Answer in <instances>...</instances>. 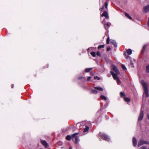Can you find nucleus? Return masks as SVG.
I'll return each mask as SVG.
<instances>
[{
  "instance_id": "f257e3e1",
  "label": "nucleus",
  "mask_w": 149,
  "mask_h": 149,
  "mask_svg": "<svg viewBox=\"0 0 149 149\" xmlns=\"http://www.w3.org/2000/svg\"><path fill=\"white\" fill-rule=\"evenodd\" d=\"M79 134V133H76L72 134L71 136L70 135H68L66 137V139L68 141L70 140L71 137L73 138L74 137V142L75 143L77 144L79 141V140L78 138V137L77 136H76V135H78Z\"/></svg>"
},
{
  "instance_id": "f03ea898",
  "label": "nucleus",
  "mask_w": 149,
  "mask_h": 149,
  "mask_svg": "<svg viewBox=\"0 0 149 149\" xmlns=\"http://www.w3.org/2000/svg\"><path fill=\"white\" fill-rule=\"evenodd\" d=\"M141 84L144 88V92L146 95V97H148L149 96V95L148 94V90L147 87V84L144 80H143L141 81Z\"/></svg>"
},
{
  "instance_id": "7ed1b4c3",
  "label": "nucleus",
  "mask_w": 149,
  "mask_h": 149,
  "mask_svg": "<svg viewBox=\"0 0 149 149\" xmlns=\"http://www.w3.org/2000/svg\"><path fill=\"white\" fill-rule=\"evenodd\" d=\"M143 144H149V142L142 140H141L138 142V146L139 147Z\"/></svg>"
},
{
  "instance_id": "20e7f679",
  "label": "nucleus",
  "mask_w": 149,
  "mask_h": 149,
  "mask_svg": "<svg viewBox=\"0 0 149 149\" xmlns=\"http://www.w3.org/2000/svg\"><path fill=\"white\" fill-rule=\"evenodd\" d=\"M100 135L101 136V137L102 139L108 141H110L109 137L108 135L105 134H102L101 135V134Z\"/></svg>"
},
{
  "instance_id": "39448f33",
  "label": "nucleus",
  "mask_w": 149,
  "mask_h": 149,
  "mask_svg": "<svg viewBox=\"0 0 149 149\" xmlns=\"http://www.w3.org/2000/svg\"><path fill=\"white\" fill-rule=\"evenodd\" d=\"M110 73L112 75L113 79L116 80L118 79L119 78L118 77L117 74V73L115 74L114 73V72L112 71H110Z\"/></svg>"
},
{
  "instance_id": "423d86ee",
  "label": "nucleus",
  "mask_w": 149,
  "mask_h": 149,
  "mask_svg": "<svg viewBox=\"0 0 149 149\" xmlns=\"http://www.w3.org/2000/svg\"><path fill=\"white\" fill-rule=\"evenodd\" d=\"M143 111L142 110V108H141V112L140 114H139V116L138 118V120L140 121L143 118Z\"/></svg>"
},
{
  "instance_id": "0eeeda50",
  "label": "nucleus",
  "mask_w": 149,
  "mask_h": 149,
  "mask_svg": "<svg viewBox=\"0 0 149 149\" xmlns=\"http://www.w3.org/2000/svg\"><path fill=\"white\" fill-rule=\"evenodd\" d=\"M143 12L146 13L149 12V5H147L143 8Z\"/></svg>"
},
{
  "instance_id": "6e6552de",
  "label": "nucleus",
  "mask_w": 149,
  "mask_h": 149,
  "mask_svg": "<svg viewBox=\"0 0 149 149\" xmlns=\"http://www.w3.org/2000/svg\"><path fill=\"white\" fill-rule=\"evenodd\" d=\"M111 68L117 74H119L120 73L119 71L116 66H112Z\"/></svg>"
},
{
  "instance_id": "1a4fd4ad",
  "label": "nucleus",
  "mask_w": 149,
  "mask_h": 149,
  "mask_svg": "<svg viewBox=\"0 0 149 149\" xmlns=\"http://www.w3.org/2000/svg\"><path fill=\"white\" fill-rule=\"evenodd\" d=\"M101 17H105L106 18L109 19V16L108 15V13L106 11H104L101 15Z\"/></svg>"
},
{
  "instance_id": "9d476101",
  "label": "nucleus",
  "mask_w": 149,
  "mask_h": 149,
  "mask_svg": "<svg viewBox=\"0 0 149 149\" xmlns=\"http://www.w3.org/2000/svg\"><path fill=\"white\" fill-rule=\"evenodd\" d=\"M41 142L42 145L44 146L45 148H47L48 147V144L45 141L41 140Z\"/></svg>"
},
{
  "instance_id": "9b49d317",
  "label": "nucleus",
  "mask_w": 149,
  "mask_h": 149,
  "mask_svg": "<svg viewBox=\"0 0 149 149\" xmlns=\"http://www.w3.org/2000/svg\"><path fill=\"white\" fill-rule=\"evenodd\" d=\"M111 24L110 23H107L104 24V27L105 29L107 30L110 27Z\"/></svg>"
},
{
  "instance_id": "f8f14e48",
  "label": "nucleus",
  "mask_w": 149,
  "mask_h": 149,
  "mask_svg": "<svg viewBox=\"0 0 149 149\" xmlns=\"http://www.w3.org/2000/svg\"><path fill=\"white\" fill-rule=\"evenodd\" d=\"M133 144L134 146H135L137 145V141L136 138L134 137L133 138Z\"/></svg>"
},
{
  "instance_id": "ddd939ff",
  "label": "nucleus",
  "mask_w": 149,
  "mask_h": 149,
  "mask_svg": "<svg viewBox=\"0 0 149 149\" xmlns=\"http://www.w3.org/2000/svg\"><path fill=\"white\" fill-rule=\"evenodd\" d=\"M94 88L96 89L98 91H103V89L102 88L100 87H94Z\"/></svg>"
},
{
  "instance_id": "4468645a",
  "label": "nucleus",
  "mask_w": 149,
  "mask_h": 149,
  "mask_svg": "<svg viewBox=\"0 0 149 149\" xmlns=\"http://www.w3.org/2000/svg\"><path fill=\"white\" fill-rule=\"evenodd\" d=\"M111 42L114 45L115 47H117V44L114 40H111Z\"/></svg>"
},
{
  "instance_id": "2eb2a0df",
  "label": "nucleus",
  "mask_w": 149,
  "mask_h": 149,
  "mask_svg": "<svg viewBox=\"0 0 149 149\" xmlns=\"http://www.w3.org/2000/svg\"><path fill=\"white\" fill-rule=\"evenodd\" d=\"M127 52L129 55H130L132 54V50L130 49H128L127 50Z\"/></svg>"
},
{
  "instance_id": "dca6fc26",
  "label": "nucleus",
  "mask_w": 149,
  "mask_h": 149,
  "mask_svg": "<svg viewBox=\"0 0 149 149\" xmlns=\"http://www.w3.org/2000/svg\"><path fill=\"white\" fill-rule=\"evenodd\" d=\"M124 100L126 102H130V101L129 98L127 97H124Z\"/></svg>"
},
{
  "instance_id": "f3484780",
  "label": "nucleus",
  "mask_w": 149,
  "mask_h": 149,
  "mask_svg": "<svg viewBox=\"0 0 149 149\" xmlns=\"http://www.w3.org/2000/svg\"><path fill=\"white\" fill-rule=\"evenodd\" d=\"M100 97L105 100H107V97L102 95L100 96Z\"/></svg>"
},
{
  "instance_id": "a211bd4d",
  "label": "nucleus",
  "mask_w": 149,
  "mask_h": 149,
  "mask_svg": "<svg viewBox=\"0 0 149 149\" xmlns=\"http://www.w3.org/2000/svg\"><path fill=\"white\" fill-rule=\"evenodd\" d=\"M89 130V127L88 126H86V127L84 129V132H87Z\"/></svg>"
},
{
  "instance_id": "6ab92c4d",
  "label": "nucleus",
  "mask_w": 149,
  "mask_h": 149,
  "mask_svg": "<svg viewBox=\"0 0 149 149\" xmlns=\"http://www.w3.org/2000/svg\"><path fill=\"white\" fill-rule=\"evenodd\" d=\"M91 92L92 93L94 94H96L97 93V91L96 90H92Z\"/></svg>"
},
{
  "instance_id": "aec40b11",
  "label": "nucleus",
  "mask_w": 149,
  "mask_h": 149,
  "mask_svg": "<svg viewBox=\"0 0 149 149\" xmlns=\"http://www.w3.org/2000/svg\"><path fill=\"white\" fill-rule=\"evenodd\" d=\"M92 69V68H86L85 69V71L86 72H88Z\"/></svg>"
},
{
  "instance_id": "412c9836",
  "label": "nucleus",
  "mask_w": 149,
  "mask_h": 149,
  "mask_svg": "<svg viewBox=\"0 0 149 149\" xmlns=\"http://www.w3.org/2000/svg\"><path fill=\"white\" fill-rule=\"evenodd\" d=\"M104 46H104V45H100L98 47V49H99L100 48H103L104 47Z\"/></svg>"
},
{
  "instance_id": "4be33fe9",
  "label": "nucleus",
  "mask_w": 149,
  "mask_h": 149,
  "mask_svg": "<svg viewBox=\"0 0 149 149\" xmlns=\"http://www.w3.org/2000/svg\"><path fill=\"white\" fill-rule=\"evenodd\" d=\"M116 81L117 82V83L119 85H120L121 84V82L120 81V80L119 78Z\"/></svg>"
},
{
  "instance_id": "5701e85b",
  "label": "nucleus",
  "mask_w": 149,
  "mask_h": 149,
  "mask_svg": "<svg viewBox=\"0 0 149 149\" xmlns=\"http://www.w3.org/2000/svg\"><path fill=\"white\" fill-rule=\"evenodd\" d=\"M91 54L93 57H95V53L94 52H91Z\"/></svg>"
},
{
  "instance_id": "b1692460",
  "label": "nucleus",
  "mask_w": 149,
  "mask_h": 149,
  "mask_svg": "<svg viewBox=\"0 0 149 149\" xmlns=\"http://www.w3.org/2000/svg\"><path fill=\"white\" fill-rule=\"evenodd\" d=\"M146 45H144L143 47V49L142 50V52H144V51L146 49Z\"/></svg>"
},
{
  "instance_id": "393cba45",
  "label": "nucleus",
  "mask_w": 149,
  "mask_h": 149,
  "mask_svg": "<svg viewBox=\"0 0 149 149\" xmlns=\"http://www.w3.org/2000/svg\"><path fill=\"white\" fill-rule=\"evenodd\" d=\"M146 71L147 73L149 72V66H146Z\"/></svg>"
},
{
  "instance_id": "a878e982",
  "label": "nucleus",
  "mask_w": 149,
  "mask_h": 149,
  "mask_svg": "<svg viewBox=\"0 0 149 149\" xmlns=\"http://www.w3.org/2000/svg\"><path fill=\"white\" fill-rule=\"evenodd\" d=\"M109 37H108L107 38V44H109Z\"/></svg>"
},
{
  "instance_id": "bb28decb",
  "label": "nucleus",
  "mask_w": 149,
  "mask_h": 149,
  "mask_svg": "<svg viewBox=\"0 0 149 149\" xmlns=\"http://www.w3.org/2000/svg\"><path fill=\"white\" fill-rule=\"evenodd\" d=\"M139 149H147V148L146 146H143Z\"/></svg>"
},
{
  "instance_id": "cd10ccee",
  "label": "nucleus",
  "mask_w": 149,
  "mask_h": 149,
  "mask_svg": "<svg viewBox=\"0 0 149 149\" xmlns=\"http://www.w3.org/2000/svg\"><path fill=\"white\" fill-rule=\"evenodd\" d=\"M120 95L121 97H123L125 96V94L123 92H121L120 93Z\"/></svg>"
},
{
  "instance_id": "c85d7f7f",
  "label": "nucleus",
  "mask_w": 149,
  "mask_h": 149,
  "mask_svg": "<svg viewBox=\"0 0 149 149\" xmlns=\"http://www.w3.org/2000/svg\"><path fill=\"white\" fill-rule=\"evenodd\" d=\"M108 5V3L107 2H106L104 3V6L106 8H107V6Z\"/></svg>"
},
{
  "instance_id": "c756f323",
  "label": "nucleus",
  "mask_w": 149,
  "mask_h": 149,
  "mask_svg": "<svg viewBox=\"0 0 149 149\" xmlns=\"http://www.w3.org/2000/svg\"><path fill=\"white\" fill-rule=\"evenodd\" d=\"M97 55L100 57L101 56V54H100V53L99 51H97Z\"/></svg>"
},
{
  "instance_id": "7c9ffc66",
  "label": "nucleus",
  "mask_w": 149,
  "mask_h": 149,
  "mask_svg": "<svg viewBox=\"0 0 149 149\" xmlns=\"http://www.w3.org/2000/svg\"><path fill=\"white\" fill-rule=\"evenodd\" d=\"M94 78L95 79H97L98 80H99L100 79V78L98 77L97 76H95L94 77Z\"/></svg>"
},
{
  "instance_id": "2f4dec72",
  "label": "nucleus",
  "mask_w": 149,
  "mask_h": 149,
  "mask_svg": "<svg viewBox=\"0 0 149 149\" xmlns=\"http://www.w3.org/2000/svg\"><path fill=\"white\" fill-rule=\"evenodd\" d=\"M122 66V69H123V70H127V68L125 66Z\"/></svg>"
},
{
  "instance_id": "473e14b6",
  "label": "nucleus",
  "mask_w": 149,
  "mask_h": 149,
  "mask_svg": "<svg viewBox=\"0 0 149 149\" xmlns=\"http://www.w3.org/2000/svg\"><path fill=\"white\" fill-rule=\"evenodd\" d=\"M58 145H59L61 146L62 145V142L61 141L58 142Z\"/></svg>"
},
{
  "instance_id": "72a5a7b5",
  "label": "nucleus",
  "mask_w": 149,
  "mask_h": 149,
  "mask_svg": "<svg viewBox=\"0 0 149 149\" xmlns=\"http://www.w3.org/2000/svg\"><path fill=\"white\" fill-rule=\"evenodd\" d=\"M125 15L126 17H127L128 18L130 16L129 15L128 13H125Z\"/></svg>"
},
{
  "instance_id": "f704fd0d",
  "label": "nucleus",
  "mask_w": 149,
  "mask_h": 149,
  "mask_svg": "<svg viewBox=\"0 0 149 149\" xmlns=\"http://www.w3.org/2000/svg\"><path fill=\"white\" fill-rule=\"evenodd\" d=\"M105 19H104L102 21V23L103 24H105Z\"/></svg>"
},
{
  "instance_id": "c9c22d12",
  "label": "nucleus",
  "mask_w": 149,
  "mask_h": 149,
  "mask_svg": "<svg viewBox=\"0 0 149 149\" xmlns=\"http://www.w3.org/2000/svg\"><path fill=\"white\" fill-rule=\"evenodd\" d=\"M91 78L90 77H88L87 79V81H89L91 79Z\"/></svg>"
},
{
  "instance_id": "e433bc0d",
  "label": "nucleus",
  "mask_w": 149,
  "mask_h": 149,
  "mask_svg": "<svg viewBox=\"0 0 149 149\" xmlns=\"http://www.w3.org/2000/svg\"><path fill=\"white\" fill-rule=\"evenodd\" d=\"M103 8H104V6H103L102 8H100L99 10L100 11H102Z\"/></svg>"
},
{
  "instance_id": "4c0bfd02",
  "label": "nucleus",
  "mask_w": 149,
  "mask_h": 149,
  "mask_svg": "<svg viewBox=\"0 0 149 149\" xmlns=\"http://www.w3.org/2000/svg\"><path fill=\"white\" fill-rule=\"evenodd\" d=\"M111 49V48L110 47H108L107 49V51H109Z\"/></svg>"
},
{
  "instance_id": "58836bf2",
  "label": "nucleus",
  "mask_w": 149,
  "mask_h": 149,
  "mask_svg": "<svg viewBox=\"0 0 149 149\" xmlns=\"http://www.w3.org/2000/svg\"><path fill=\"white\" fill-rule=\"evenodd\" d=\"M82 78H83V77H78V79H82Z\"/></svg>"
},
{
  "instance_id": "ea45409f",
  "label": "nucleus",
  "mask_w": 149,
  "mask_h": 149,
  "mask_svg": "<svg viewBox=\"0 0 149 149\" xmlns=\"http://www.w3.org/2000/svg\"><path fill=\"white\" fill-rule=\"evenodd\" d=\"M130 19H132V17L130 16L128 17Z\"/></svg>"
},
{
  "instance_id": "a19ab883",
  "label": "nucleus",
  "mask_w": 149,
  "mask_h": 149,
  "mask_svg": "<svg viewBox=\"0 0 149 149\" xmlns=\"http://www.w3.org/2000/svg\"><path fill=\"white\" fill-rule=\"evenodd\" d=\"M148 26H149V17L148 18Z\"/></svg>"
},
{
  "instance_id": "79ce46f5",
  "label": "nucleus",
  "mask_w": 149,
  "mask_h": 149,
  "mask_svg": "<svg viewBox=\"0 0 149 149\" xmlns=\"http://www.w3.org/2000/svg\"><path fill=\"white\" fill-rule=\"evenodd\" d=\"M147 116H148V118L149 119V114H148Z\"/></svg>"
},
{
  "instance_id": "37998d69",
  "label": "nucleus",
  "mask_w": 149,
  "mask_h": 149,
  "mask_svg": "<svg viewBox=\"0 0 149 149\" xmlns=\"http://www.w3.org/2000/svg\"><path fill=\"white\" fill-rule=\"evenodd\" d=\"M14 87V85H12V86H11V88H13Z\"/></svg>"
},
{
  "instance_id": "c03bdc74",
  "label": "nucleus",
  "mask_w": 149,
  "mask_h": 149,
  "mask_svg": "<svg viewBox=\"0 0 149 149\" xmlns=\"http://www.w3.org/2000/svg\"><path fill=\"white\" fill-rule=\"evenodd\" d=\"M69 149H72V148L71 147H70Z\"/></svg>"
},
{
  "instance_id": "a18cd8bd",
  "label": "nucleus",
  "mask_w": 149,
  "mask_h": 149,
  "mask_svg": "<svg viewBox=\"0 0 149 149\" xmlns=\"http://www.w3.org/2000/svg\"><path fill=\"white\" fill-rule=\"evenodd\" d=\"M131 62V64L132 65L133 64L132 63V62Z\"/></svg>"
},
{
  "instance_id": "49530a36",
  "label": "nucleus",
  "mask_w": 149,
  "mask_h": 149,
  "mask_svg": "<svg viewBox=\"0 0 149 149\" xmlns=\"http://www.w3.org/2000/svg\"><path fill=\"white\" fill-rule=\"evenodd\" d=\"M121 65H123V64H121Z\"/></svg>"
},
{
  "instance_id": "de8ad7c7",
  "label": "nucleus",
  "mask_w": 149,
  "mask_h": 149,
  "mask_svg": "<svg viewBox=\"0 0 149 149\" xmlns=\"http://www.w3.org/2000/svg\"><path fill=\"white\" fill-rule=\"evenodd\" d=\"M40 149H42V148H40Z\"/></svg>"
},
{
  "instance_id": "09e8293b",
  "label": "nucleus",
  "mask_w": 149,
  "mask_h": 149,
  "mask_svg": "<svg viewBox=\"0 0 149 149\" xmlns=\"http://www.w3.org/2000/svg\"><path fill=\"white\" fill-rule=\"evenodd\" d=\"M148 149H149V148H148Z\"/></svg>"
}]
</instances>
